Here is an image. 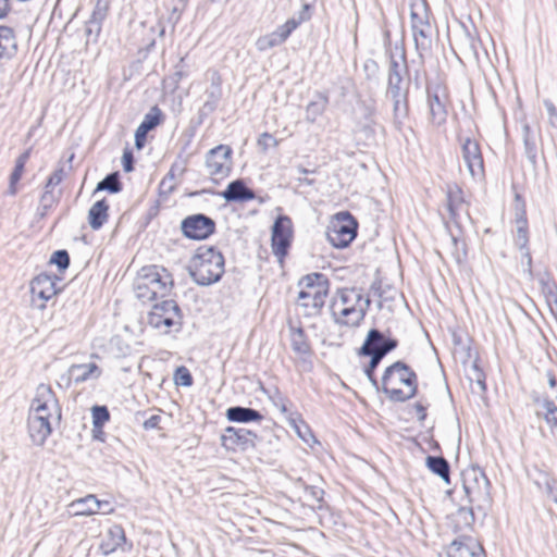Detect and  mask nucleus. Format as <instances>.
<instances>
[{"label":"nucleus","mask_w":557,"mask_h":557,"mask_svg":"<svg viewBox=\"0 0 557 557\" xmlns=\"http://www.w3.org/2000/svg\"><path fill=\"white\" fill-rule=\"evenodd\" d=\"M133 287L136 298L146 304L169 296L173 278L162 267L146 265L138 271Z\"/></svg>","instance_id":"nucleus-1"},{"label":"nucleus","mask_w":557,"mask_h":557,"mask_svg":"<svg viewBox=\"0 0 557 557\" xmlns=\"http://www.w3.org/2000/svg\"><path fill=\"white\" fill-rule=\"evenodd\" d=\"M382 388L392 401L404 403L417 393V374L406 363L396 361L386 368Z\"/></svg>","instance_id":"nucleus-2"},{"label":"nucleus","mask_w":557,"mask_h":557,"mask_svg":"<svg viewBox=\"0 0 557 557\" xmlns=\"http://www.w3.org/2000/svg\"><path fill=\"white\" fill-rule=\"evenodd\" d=\"M188 271L198 285H211L224 273V257L212 246H201L190 260Z\"/></svg>","instance_id":"nucleus-3"},{"label":"nucleus","mask_w":557,"mask_h":557,"mask_svg":"<svg viewBox=\"0 0 557 557\" xmlns=\"http://www.w3.org/2000/svg\"><path fill=\"white\" fill-rule=\"evenodd\" d=\"M370 307V299L355 289H344L333 304V314L338 324L358 326Z\"/></svg>","instance_id":"nucleus-4"},{"label":"nucleus","mask_w":557,"mask_h":557,"mask_svg":"<svg viewBox=\"0 0 557 557\" xmlns=\"http://www.w3.org/2000/svg\"><path fill=\"white\" fill-rule=\"evenodd\" d=\"M358 222L349 211H338L334 214L326 227V237L335 248H346L356 238Z\"/></svg>","instance_id":"nucleus-5"},{"label":"nucleus","mask_w":557,"mask_h":557,"mask_svg":"<svg viewBox=\"0 0 557 557\" xmlns=\"http://www.w3.org/2000/svg\"><path fill=\"white\" fill-rule=\"evenodd\" d=\"M183 315L175 300L165 299L156 302L148 312L147 322L150 326L169 333L171 329L178 331L182 326Z\"/></svg>","instance_id":"nucleus-6"},{"label":"nucleus","mask_w":557,"mask_h":557,"mask_svg":"<svg viewBox=\"0 0 557 557\" xmlns=\"http://www.w3.org/2000/svg\"><path fill=\"white\" fill-rule=\"evenodd\" d=\"M299 284L304 287L298 295L301 306L317 310L324 306L329 292V281L324 274H308L301 278Z\"/></svg>","instance_id":"nucleus-7"},{"label":"nucleus","mask_w":557,"mask_h":557,"mask_svg":"<svg viewBox=\"0 0 557 557\" xmlns=\"http://www.w3.org/2000/svg\"><path fill=\"white\" fill-rule=\"evenodd\" d=\"M491 483L485 473L473 468L463 474V490L471 504H476L479 508H484L491 504Z\"/></svg>","instance_id":"nucleus-8"},{"label":"nucleus","mask_w":557,"mask_h":557,"mask_svg":"<svg viewBox=\"0 0 557 557\" xmlns=\"http://www.w3.org/2000/svg\"><path fill=\"white\" fill-rule=\"evenodd\" d=\"M293 238L294 225L292 219L287 215H278L271 227V249L280 264H283Z\"/></svg>","instance_id":"nucleus-9"},{"label":"nucleus","mask_w":557,"mask_h":557,"mask_svg":"<svg viewBox=\"0 0 557 557\" xmlns=\"http://www.w3.org/2000/svg\"><path fill=\"white\" fill-rule=\"evenodd\" d=\"M233 150L227 145H219L206 154V171L212 181L218 182L227 177L232 171Z\"/></svg>","instance_id":"nucleus-10"},{"label":"nucleus","mask_w":557,"mask_h":557,"mask_svg":"<svg viewBox=\"0 0 557 557\" xmlns=\"http://www.w3.org/2000/svg\"><path fill=\"white\" fill-rule=\"evenodd\" d=\"M57 280L58 277L54 275L40 273L30 281V304L33 308L44 310L47 307V302L58 294Z\"/></svg>","instance_id":"nucleus-11"},{"label":"nucleus","mask_w":557,"mask_h":557,"mask_svg":"<svg viewBox=\"0 0 557 557\" xmlns=\"http://www.w3.org/2000/svg\"><path fill=\"white\" fill-rule=\"evenodd\" d=\"M29 411L44 417L47 416V419L51 421H60L61 409L54 392L49 385L40 384L37 387Z\"/></svg>","instance_id":"nucleus-12"},{"label":"nucleus","mask_w":557,"mask_h":557,"mask_svg":"<svg viewBox=\"0 0 557 557\" xmlns=\"http://www.w3.org/2000/svg\"><path fill=\"white\" fill-rule=\"evenodd\" d=\"M462 160L474 182H482L485 177L484 162L480 145L472 138H465L461 145Z\"/></svg>","instance_id":"nucleus-13"},{"label":"nucleus","mask_w":557,"mask_h":557,"mask_svg":"<svg viewBox=\"0 0 557 557\" xmlns=\"http://www.w3.org/2000/svg\"><path fill=\"white\" fill-rule=\"evenodd\" d=\"M257 434L244 428L228 426L221 436V444L227 450H248L256 446Z\"/></svg>","instance_id":"nucleus-14"},{"label":"nucleus","mask_w":557,"mask_h":557,"mask_svg":"<svg viewBox=\"0 0 557 557\" xmlns=\"http://www.w3.org/2000/svg\"><path fill=\"white\" fill-rule=\"evenodd\" d=\"M398 342L394 338L386 337L381 331L372 329L369 331L368 336L360 349L364 356H374L381 354L383 359L389 351L394 350Z\"/></svg>","instance_id":"nucleus-15"},{"label":"nucleus","mask_w":557,"mask_h":557,"mask_svg":"<svg viewBox=\"0 0 557 557\" xmlns=\"http://www.w3.org/2000/svg\"><path fill=\"white\" fill-rule=\"evenodd\" d=\"M181 227L186 237L199 240L209 237L214 232L215 223L207 215L194 214L184 219Z\"/></svg>","instance_id":"nucleus-16"},{"label":"nucleus","mask_w":557,"mask_h":557,"mask_svg":"<svg viewBox=\"0 0 557 557\" xmlns=\"http://www.w3.org/2000/svg\"><path fill=\"white\" fill-rule=\"evenodd\" d=\"M447 95L440 85L428 89L429 120L435 126L445 124L447 120Z\"/></svg>","instance_id":"nucleus-17"},{"label":"nucleus","mask_w":557,"mask_h":557,"mask_svg":"<svg viewBox=\"0 0 557 557\" xmlns=\"http://www.w3.org/2000/svg\"><path fill=\"white\" fill-rule=\"evenodd\" d=\"M405 73H407L405 51L399 50L397 53L392 52L387 75V92H395L397 97L398 91H406L401 86Z\"/></svg>","instance_id":"nucleus-18"},{"label":"nucleus","mask_w":557,"mask_h":557,"mask_svg":"<svg viewBox=\"0 0 557 557\" xmlns=\"http://www.w3.org/2000/svg\"><path fill=\"white\" fill-rule=\"evenodd\" d=\"M52 421L47 416L29 411L27 419L28 434L35 445H42L52 432Z\"/></svg>","instance_id":"nucleus-19"},{"label":"nucleus","mask_w":557,"mask_h":557,"mask_svg":"<svg viewBox=\"0 0 557 557\" xmlns=\"http://www.w3.org/2000/svg\"><path fill=\"white\" fill-rule=\"evenodd\" d=\"M446 553L447 557H485L483 547L472 537L453 541Z\"/></svg>","instance_id":"nucleus-20"},{"label":"nucleus","mask_w":557,"mask_h":557,"mask_svg":"<svg viewBox=\"0 0 557 557\" xmlns=\"http://www.w3.org/2000/svg\"><path fill=\"white\" fill-rule=\"evenodd\" d=\"M292 24L288 26H285V24H283L277 26L276 29L272 33L260 36L256 41L257 50L260 52H264L269 49H272L284 44L292 35Z\"/></svg>","instance_id":"nucleus-21"},{"label":"nucleus","mask_w":557,"mask_h":557,"mask_svg":"<svg viewBox=\"0 0 557 557\" xmlns=\"http://www.w3.org/2000/svg\"><path fill=\"white\" fill-rule=\"evenodd\" d=\"M160 122L161 110L158 107L151 108L135 132V146L137 149H141L145 146L148 132L158 126Z\"/></svg>","instance_id":"nucleus-22"},{"label":"nucleus","mask_w":557,"mask_h":557,"mask_svg":"<svg viewBox=\"0 0 557 557\" xmlns=\"http://www.w3.org/2000/svg\"><path fill=\"white\" fill-rule=\"evenodd\" d=\"M101 373V369L95 362L72 364L69 368V376L76 384L88 380H96Z\"/></svg>","instance_id":"nucleus-23"},{"label":"nucleus","mask_w":557,"mask_h":557,"mask_svg":"<svg viewBox=\"0 0 557 557\" xmlns=\"http://www.w3.org/2000/svg\"><path fill=\"white\" fill-rule=\"evenodd\" d=\"M17 51L15 32L9 26H0V63L12 59Z\"/></svg>","instance_id":"nucleus-24"},{"label":"nucleus","mask_w":557,"mask_h":557,"mask_svg":"<svg viewBox=\"0 0 557 557\" xmlns=\"http://www.w3.org/2000/svg\"><path fill=\"white\" fill-rule=\"evenodd\" d=\"M222 196L227 201L233 202H244L256 198L253 190L248 188L242 180L231 182L226 189L222 193Z\"/></svg>","instance_id":"nucleus-25"},{"label":"nucleus","mask_w":557,"mask_h":557,"mask_svg":"<svg viewBox=\"0 0 557 557\" xmlns=\"http://www.w3.org/2000/svg\"><path fill=\"white\" fill-rule=\"evenodd\" d=\"M102 505L108 506V502L99 500L95 495L90 494L73 502L70 507L73 509L75 516H91L97 513Z\"/></svg>","instance_id":"nucleus-26"},{"label":"nucleus","mask_w":557,"mask_h":557,"mask_svg":"<svg viewBox=\"0 0 557 557\" xmlns=\"http://www.w3.org/2000/svg\"><path fill=\"white\" fill-rule=\"evenodd\" d=\"M226 418L232 422L247 423L262 420V414L252 408L235 406L226 410Z\"/></svg>","instance_id":"nucleus-27"},{"label":"nucleus","mask_w":557,"mask_h":557,"mask_svg":"<svg viewBox=\"0 0 557 557\" xmlns=\"http://www.w3.org/2000/svg\"><path fill=\"white\" fill-rule=\"evenodd\" d=\"M290 347L298 356L309 355L311 347L301 327L290 326Z\"/></svg>","instance_id":"nucleus-28"},{"label":"nucleus","mask_w":557,"mask_h":557,"mask_svg":"<svg viewBox=\"0 0 557 557\" xmlns=\"http://www.w3.org/2000/svg\"><path fill=\"white\" fill-rule=\"evenodd\" d=\"M540 406L541 409L536 411V414L545 420L552 434H557V406L547 398L543 399Z\"/></svg>","instance_id":"nucleus-29"},{"label":"nucleus","mask_w":557,"mask_h":557,"mask_svg":"<svg viewBox=\"0 0 557 557\" xmlns=\"http://www.w3.org/2000/svg\"><path fill=\"white\" fill-rule=\"evenodd\" d=\"M414 40L416 50L420 58H423L424 53L430 51L432 47V27L411 29Z\"/></svg>","instance_id":"nucleus-30"},{"label":"nucleus","mask_w":557,"mask_h":557,"mask_svg":"<svg viewBox=\"0 0 557 557\" xmlns=\"http://www.w3.org/2000/svg\"><path fill=\"white\" fill-rule=\"evenodd\" d=\"M329 103L326 96L318 94L313 100H311L306 107V121L314 123L319 116H321Z\"/></svg>","instance_id":"nucleus-31"},{"label":"nucleus","mask_w":557,"mask_h":557,"mask_svg":"<svg viewBox=\"0 0 557 557\" xmlns=\"http://www.w3.org/2000/svg\"><path fill=\"white\" fill-rule=\"evenodd\" d=\"M528 220L525 216V211H521L516 218L515 244L519 248V250H523L528 247Z\"/></svg>","instance_id":"nucleus-32"},{"label":"nucleus","mask_w":557,"mask_h":557,"mask_svg":"<svg viewBox=\"0 0 557 557\" xmlns=\"http://www.w3.org/2000/svg\"><path fill=\"white\" fill-rule=\"evenodd\" d=\"M522 136L525 156L531 163L536 162L537 148H536V138L534 132L531 129L529 124H523L522 126Z\"/></svg>","instance_id":"nucleus-33"},{"label":"nucleus","mask_w":557,"mask_h":557,"mask_svg":"<svg viewBox=\"0 0 557 557\" xmlns=\"http://www.w3.org/2000/svg\"><path fill=\"white\" fill-rule=\"evenodd\" d=\"M426 466L433 473L437 474L446 483H449V463L445 458L437 456H428Z\"/></svg>","instance_id":"nucleus-34"},{"label":"nucleus","mask_w":557,"mask_h":557,"mask_svg":"<svg viewBox=\"0 0 557 557\" xmlns=\"http://www.w3.org/2000/svg\"><path fill=\"white\" fill-rule=\"evenodd\" d=\"M214 76L216 77V85L207 91L208 99L205 101L201 109L202 112L205 113L213 112L216 109L220 98L222 96L221 77L219 73H214Z\"/></svg>","instance_id":"nucleus-35"},{"label":"nucleus","mask_w":557,"mask_h":557,"mask_svg":"<svg viewBox=\"0 0 557 557\" xmlns=\"http://www.w3.org/2000/svg\"><path fill=\"white\" fill-rule=\"evenodd\" d=\"M288 422L305 443L310 444L311 441H314V436L311 433L309 426L305 423L304 420L300 419L297 413H290L288 417Z\"/></svg>","instance_id":"nucleus-36"},{"label":"nucleus","mask_w":557,"mask_h":557,"mask_svg":"<svg viewBox=\"0 0 557 557\" xmlns=\"http://www.w3.org/2000/svg\"><path fill=\"white\" fill-rule=\"evenodd\" d=\"M394 102V117L400 122L407 115V91H398L397 97L395 92H387Z\"/></svg>","instance_id":"nucleus-37"},{"label":"nucleus","mask_w":557,"mask_h":557,"mask_svg":"<svg viewBox=\"0 0 557 557\" xmlns=\"http://www.w3.org/2000/svg\"><path fill=\"white\" fill-rule=\"evenodd\" d=\"M29 159V150L23 152L15 162L14 170L10 176V190L12 194L15 193V184L21 180L24 172L25 164Z\"/></svg>","instance_id":"nucleus-38"},{"label":"nucleus","mask_w":557,"mask_h":557,"mask_svg":"<svg viewBox=\"0 0 557 557\" xmlns=\"http://www.w3.org/2000/svg\"><path fill=\"white\" fill-rule=\"evenodd\" d=\"M92 416V432L99 431L101 433V429L106 422L110 420V412L106 406H94L91 409Z\"/></svg>","instance_id":"nucleus-39"},{"label":"nucleus","mask_w":557,"mask_h":557,"mask_svg":"<svg viewBox=\"0 0 557 557\" xmlns=\"http://www.w3.org/2000/svg\"><path fill=\"white\" fill-rule=\"evenodd\" d=\"M447 199L448 209H458L462 205L469 206V203L465 199L462 189L457 185L448 186Z\"/></svg>","instance_id":"nucleus-40"},{"label":"nucleus","mask_w":557,"mask_h":557,"mask_svg":"<svg viewBox=\"0 0 557 557\" xmlns=\"http://www.w3.org/2000/svg\"><path fill=\"white\" fill-rule=\"evenodd\" d=\"M311 18V5L306 3L302 5L301 10L297 13L296 16L288 18L284 24L285 26L293 25L290 27V33H293L296 28H298L304 22H307Z\"/></svg>","instance_id":"nucleus-41"},{"label":"nucleus","mask_w":557,"mask_h":557,"mask_svg":"<svg viewBox=\"0 0 557 557\" xmlns=\"http://www.w3.org/2000/svg\"><path fill=\"white\" fill-rule=\"evenodd\" d=\"M120 189H121V183L119 181V174L117 173H111V174L107 175L97 185V191L109 190L111 193H116Z\"/></svg>","instance_id":"nucleus-42"},{"label":"nucleus","mask_w":557,"mask_h":557,"mask_svg":"<svg viewBox=\"0 0 557 557\" xmlns=\"http://www.w3.org/2000/svg\"><path fill=\"white\" fill-rule=\"evenodd\" d=\"M60 197L61 189H52L45 187V193L42 194L40 200L42 209H50L53 206H57Z\"/></svg>","instance_id":"nucleus-43"},{"label":"nucleus","mask_w":557,"mask_h":557,"mask_svg":"<svg viewBox=\"0 0 557 557\" xmlns=\"http://www.w3.org/2000/svg\"><path fill=\"white\" fill-rule=\"evenodd\" d=\"M173 380L176 385H181V386L188 387V386H191V384H193V376H191L189 370L184 366L178 367L175 370Z\"/></svg>","instance_id":"nucleus-44"},{"label":"nucleus","mask_w":557,"mask_h":557,"mask_svg":"<svg viewBox=\"0 0 557 557\" xmlns=\"http://www.w3.org/2000/svg\"><path fill=\"white\" fill-rule=\"evenodd\" d=\"M50 262L55 264L60 271H64L70 265V256L66 250H57L51 256Z\"/></svg>","instance_id":"nucleus-45"},{"label":"nucleus","mask_w":557,"mask_h":557,"mask_svg":"<svg viewBox=\"0 0 557 557\" xmlns=\"http://www.w3.org/2000/svg\"><path fill=\"white\" fill-rule=\"evenodd\" d=\"M108 13V4L103 0H97L89 21L101 24Z\"/></svg>","instance_id":"nucleus-46"},{"label":"nucleus","mask_w":557,"mask_h":557,"mask_svg":"<svg viewBox=\"0 0 557 557\" xmlns=\"http://www.w3.org/2000/svg\"><path fill=\"white\" fill-rule=\"evenodd\" d=\"M108 218V211H89L88 222L94 230H99Z\"/></svg>","instance_id":"nucleus-47"},{"label":"nucleus","mask_w":557,"mask_h":557,"mask_svg":"<svg viewBox=\"0 0 557 557\" xmlns=\"http://www.w3.org/2000/svg\"><path fill=\"white\" fill-rule=\"evenodd\" d=\"M380 355L381 354L370 356L371 359H370L369 366L366 369V375L368 376V379L372 383V385L375 386L376 388H377V381L374 376V370L376 369V367L379 366V363L382 360Z\"/></svg>","instance_id":"nucleus-48"},{"label":"nucleus","mask_w":557,"mask_h":557,"mask_svg":"<svg viewBox=\"0 0 557 557\" xmlns=\"http://www.w3.org/2000/svg\"><path fill=\"white\" fill-rule=\"evenodd\" d=\"M65 175L64 169L59 168L57 169L48 178V182L45 187L52 188V189H60L59 185L62 182L63 177Z\"/></svg>","instance_id":"nucleus-49"},{"label":"nucleus","mask_w":557,"mask_h":557,"mask_svg":"<svg viewBox=\"0 0 557 557\" xmlns=\"http://www.w3.org/2000/svg\"><path fill=\"white\" fill-rule=\"evenodd\" d=\"M431 26L426 15H421L417 12H411V29L428 28Z\"/></svg>","instance_id":"nucleus-50"},{"label":"nucleus","mask_w":557,"mask_h":557,"mask_svg":"<svg viewBox=\"0 0 557 557\" xmlns=\"http://www.w3.org/2000/svg\"><path fill=\"white\" fill-rule=\"evenodd\" d=\"M101 32V24L92 21H87L85 25V34L87 39L94 36V40H96Z\"/></svg>","instance_id":"nucleus-51"},{"label":"nucleus","mask_w":557,"mask_h":557,"mask_svg":"<svg viewBox=\"0 0 557 557\" xmlns=\"http://www.w3.org/2000/svg\"><path fill=\"white\" fill-rule=\"evenodd\" d=\"M545 486L547 496L557 505V480L545 478Z\"/></svg>","instance_id":"nucleus-52"},{"label":"nucleus","mask_w":557,"mask_h":557,"mask_svg":"<svg viewBox=\"0 0 557 557\" xmlns=\"http://www.w3.org/2000/svg\"><path fill=\"white\" fill-rule=\"evenodd\" d=\"M110 534L112 535L113 539H115V546H122L126 542L125 532L119 525L112 528L110 530Z\"/></svg>","instance_id":"nucleus-53"},{"label":"nucleus","mask_w":557,"mask_h":557,"mask_svg":"<svg viewBox=\"0 0 557 557\" xmlns=\"http://www.w3.org/2000/svg\"><path fill=\"white\" fill-rule=\"evenodd\" d=\"M544 106L547 110L549 122L552 125L557 124V109L550 100H544Z\"/></svg>","instance_id":"nucleus-54"},{"label":"nucleus","mask_w":557,"mask_h":557,"mask_svg":"<svg viewBox=\"0 0 557 557\" xmlns=\"http://www.w3.org/2000/svg\"><path fill=\"white\" fill-rule=\"evenodd\" d=\"M160 422H161V416L159 414H152L151 417H149L143 424L144 429L145 430H153V429H159L160 426Z\"/></svg>","instance_id":"nucleus-55"},{"label":"nucleus","mask_w":557,"mask_h":557,"mask_svg":"<svg viewBox=\"0 0 557 557\" xmlns=\"http://www.w3.org/2000/svg\"><path fill=\"white\" fill-rule=\"evenodd\" d=\"M522 252V264L525 265V271L531 275L532 274V257L528 249V247L523 250H520Z\"/></svg>","instance_id":"nucleus-56"},{"label":"nucleus","mask_w":557,"mask_h":557,"mask_svg":"<svg viewBox=\"0 0 557 557\" xmlns=\"http://www.w3.org/2000/svg\"><path fill=\"white\" fill-rule=\"evenodd\" d=\"M122 161H123V169L125 172L133 171L134 158H133V154L131 151H128V150L124 151Z\"/></svg>","instance_id":"nucleus-57"},{"label":"nucleus","mask_w":557,"mask_h":557,"mask_svg":"<svg viewBox=\"0 0 557 557\" xmlns=\"http://www.w3.org/2000/svg\"><path fill=\"white\" fill-rule=\"evenodd\" d=\"M184 58H181L180 63L175 66L176 71L173 74V78L177 84L181 79L187 76V73L183 70Z\"/></svg>","instance_id":"nucleus-58"},{"label":"nucleus","mask_w":557,"mask_h":557,"mask_svg":"<svg viewBox=\"0 0 557 557\" xmlns=\"http://www.w3.org/2000/svg\"><path fill=\"white\" fill-rule=\"evenodd\" d=\"M458 516L461 517L467 524H471L474 520L471 509L461 508L458 511Z\"/></svg>","instance_id":"nucleus-59"},{"label":"nucleus","mask_w":557,"mask_h":557,"mask_svg":"<svg viewBox=\"0 0 557 557\" xmlns=\"http://www.w3.org/2000/svg\"><path fill=\"white\" fill-rule=\"evenodd\" d=\"M269 141H272L273 145H276V141L275 139L273 138L272 135L268 134V133H263L260 138L258 139V144L259 145H263L264 148H267L269 146Z\"/></svg>","instance_id":"nucleus-60"},{"label":"nucleus","mask_w":557,"mask_h":557,"mask_svg":"<svg viewBox=\"0 0 557 557\" xmlns=\"http://www.w3.org/2000/svg\"><path fill=\"white\" fill-rule=\"evenodd\" d=\"M275 406L281 410L282 413H284L287 418L290 416L292 412L288 411L287 408V400L284 398H280L278 401L275 403Z\"/></svg>","instance_id":"nucleus-61"},{"label":"nucleus","mask_w":557,"mask_h":557,"mask_svg":"<svg viewBox=\"0 0 557 557\" xmlns=\"http://www.w3.org/2000/svg\"><path fill=\"white\" fill-rule=\"evenodd\" d=\"M414 409H416V411H417L418 419H419L420 421H423V420L426 418V408H425L422 404L417 403V404L414 405Z\"/></svg>","instance_id":"nucleus-62"},{"label":"nucleus","mask_w":557,"mask_h":557,"mask_svg":"<svg viewBox=\"0 0 557 557\" xmlns=\"http://www.w3.org/2000/svg\"><path fill=\"white\" fill-rule=\"evenodd\" d=\"M10 11L9 0H0V18L7 16Z\"/></svg>","instance_id":"nucleus-63"},{"label":"nucleus","mask_w":557,"mask_h":557,"mask_svg":"<svg viewBox=\"0 0 557 557\" xmlns=\"http://www.w3.org/2000/svg\"><path fill=\"white\" fill-rule=\"evenodd\" d=\"M90 209H109V205L104 199L97 200Z\"/></svg>","instance_id":"nucleus-64"}]
</instances>
